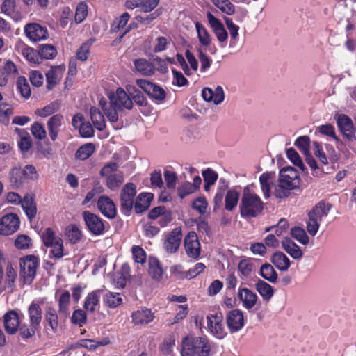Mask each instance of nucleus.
Returning <instances> with one entry per match:
<instances>
[{"label": "nucleus", "instance_id": "obj_32", "mask_svg": "<svg viewBox=\"0 0 356 356\" xmlns=\"http://www.w3.org/2000/svg\"><path fill=\"white\" fill-rule=\"evenodd\" d=\"M282 245L283 249L293 259H299L302 258L303 252L302 249L295 243L291 238H285Z\"/></svg>", "mask_w": 356, "mask_h": 356}, {"label": "nucleus", "instance_id": "obj_1", "mask_svg": "<svg viewBox=\"0 0 356 356\" xmlns=\"http://www.w3.org/2000/svg\"><path fill=\"white\" fill-rule=\"evenodd\" d=\"M264 209V202L255 193L254 184L244 187L239 205L241 216L245 218H255Z\"/></svg>", "mask_w": 356, "mask_h": 356}, {"label": "nucleus", "instance_id": "obj_19", "mask_svg": "<svg viewBox=\"0 0 356 356\" xmlns=\"http://www.w3.org/2000/svg\"><path fill=\"white\" fill-rule=\"evenodd\" d=\"M227 324L231 332L239 331L244 325L243 312L237 309L230 311L227 316Z\"/></svg>", "mask_w": 356, "mask_h": 356}, {"label": "nucleus", "instance_id": "obj_5", "mask_svg": "<svg viewBox=\"0 0 356 356\" xmlns=\"http://www.w3.org/2000/svg\"><path fill=\"white\" fill-rule=\"evenodd\" d=\"M118 165L115 162L106 163L101 170L100 175L106 178V186L111 190L118 189L123 183V174L117 172Z\"/></svg>", "mask_w": 356, "mask_h": 356}, {"label": "nucleus", "instance_id": "obj_26", "mask_svg": "<svg viewBox=\"0 0 356 356\" xmlns=\"http://www.w3.org/2000/svg\"><path fill=\"white\" fill-rule=\"evenodd\" d=\"M20 205L28 219L32 220L35 217L38 210L33 195L26 194Z\"/></svg>", "mask_w": 356, "mask_h": 356}, {"label": "nucleus", "instance_id": "obj_15", "mask_svg": "<svg viewBox=\"0 0 356 356\" xmlns=\"http://www.w3.org/2000/svg\"><path fill=\"white\" fill-rule=\"evenodd\" d=\"M24 31L26 37L33 42L44 40L48 37L47 28L38 23L27 24Z\"/></svg>", "mask_w": 356, "mask_h": 356}, {"label": "nucleus", "instance_id": "obj_35", "mask_svg": "<svg viewBox=\"0 0 356 356\" xmlns=\"http://www.w3.org/2000/svg\"><path fill=\"white\" fill-rule=\"evenodd\" d=\"M152 199L153 195L150 193L139 194L135 203V211L138 213H140L147 210Z\"/></svg>", "mask_w": 356, "mask_h": 356}, {"label": "nucleus", "instance_id": "obj_13", "mask_svg": "<svg viewBox=\"0 0 356 356\" xmlns=\"http://www.w3.org/2000/svg\"><path fill=\"white\" fill-rule=\"evenodd\" d=\"M19 225L20 220L17 214H6L0 219V234H13L19 229Z\"/></svg>", "mask_w": 356, "mask_h": 356}, {"label": "nucleus", "instance_id": "obj_16", "mask_svg": "<svg viewBox=\"0 0 356 356\" xmlns=\"http://www.w3.org/2000/svg\"><path fill=\"white\" fill-rule=\"evenodd\" d=\"M22 313L16 310H10L3 316V323L6 332L9 334H15L19 329L20 325V316Z\"/></svg>", "mask_w": 356, "mask_h": 356}, {"label": "nucleus", "instance_id": "obj_11", "mask_svg": "<svg viewBox=\"0 0 356 356\" xmlns=\"http://www.w3.org/2000/svg\"><path fill=\"white\" fill-rule=\"evenodd\" d=\"M136 194V186L132 183L127 184L121 191V211L128 215L134 205V199Z\"/></svg>", "mask_w": 356, "mask_h": 356}, {"label": "nucleus", "instance_id": "obj_47", "mask_svg": "<svg viewBox=\"0 0 356 356\" xmlns=\"http://www.w3.org/2000/svg\"><path fill=\"white\" fill-rule=\"evenodd\" d=\"M239 200V193L236 189H230L225 196V209L232 211L237 205Z\"/></svg>", "mask_w": 356, "mask_h": 356}, {"label": "nucleus", "instance_id": "obj_54", "mask_svg": "<svg viewBox=\"0 0 356 356\" xmlns=\"http://www.w3.org/2000/svg\"><path fill=\"white\" fill-rule=\"evenodd\" d=\"M224 20L225 22L227 29L229 31L231 37V45H234L238 37L239 26L236 25L230 18L225 17Z\"/></svg>", "mask_w": 356, "mask_h": 356}, {"label": "nucleus", "instance_id": "obj_10", "mask_svg": "<svg viewBox=\"0 0 356 356\" xmlns=\"http://www.w3.org/2000/svg\"><path fill=\"white\" fill-rule=\"evenodd\" d=\"M109 99L111 105L120 111L130 110L133 107L131 98L122 88H118L115 92L109 95Z\"/></svg>", "mask_w": 356, "mask_h": 356}, {"label": "nucleus", "instance_id": "obj_36", "mask_svg": "<svg viewBox=\"0 0 356 356\" xmlns=\"http://www.w3.org/2000/svg\"><path fill=\"white\" fill-rule=\"evenodd\" d=\"M274 173L264 172L259 177L261 188L266 198L270 196L271 185L274 179Z\"/></svg>", "mask_w": 356, "mask_h": 356}, {"label": "nucleus", "instance_id": "obj_42", "mask_svg": "<svg viewBox=\"0 0 356 356\" xmlns=\"http://www.w3.org/2000/svg\"><path fill=\"white\" fill-rule=\"evenodd\" d=\"M109 343L110 340L107 337L99 341L93 339H82L79 343L81 347L88 349L89 350H95L99 346H106Z\"/></svg>", "mask_w": 356, "mask_h": 356}, {"label": "nucleus", "instance_id": "obj_6", "mask_svg": "<svg viewBox=\"0 0 356 356\" xmlns=\"http://www.w3.org/2000/svg\"><path fill=\"white\" fill-rule=\"evenodd\" d=\"M20 276L26 284H30L35 278L38 266V260L35 256L27 255L19 260Z\"/></svg>", "mask_w": 356, "mask_h": 356}, {"label": "nucleus", "instance_id": "obj_22", "mask_svg": "<svg viewBox=\"0 0 356 356\" xmlns=\"http://www.w3.org/2000/svg\"><path fill=\"white\" fill-rule=\"evenodd\" d=\"M185 56L190 65V67L188 66L184 58L181 55H177V58L178 63L180 64L181 69L187 76L191 75L193 72H195L198 68V62L193 54L189 50H186L185 52Z\"/></svg>", "mask_w": 356, "mask_h": 356}, {"label": "nucleus", "instance_id": "obj_8", "mask_svg": "<svg viewBox=\"0 0 356 356\" xmlns=\"http://www.w3.org/2000/svg\"><path fill=\"white\" fill-rule=\"evenodd\" d=\"M136 83L146 94L158 103L163 102L165 99V91L156 83L146 79H137Z\"/></svg>", "mask_w": 356, "mask_h": 356}, {"label": "nucleus", "instance_id": "obj_7", "mask_svg": "<svg viewBox=\"0 0 356 356\" xmlns=\"http://www.w3.org/2000/svg\"><path fill=\"white\" fill-rule=\"evenodd\" d=\"M184 248L189 259L198 260L200 258L202 248L196 232L191 231L186 235L184 238Z\"/></svg>", "mask_w": 356, "mask_h": 356}, {"label": "nucleus", "instance_id": "obj_17", "mask_svg": "<svg viewBox=\"0 0 356 356\" xmlns=\"http://www.w3.org/2000/svg\"><path fill=\"white\" fill-rule=\"evenodd\" d=\"M99 211L106 218L113 219L116 216L117 209L113 201L108 196L102 195L97 203Z\"/></svg>", "mask_w": 356, "mask_h": 356}, {"label": "nucleus", "instance_id": "obj_34", "mask_svg": "<svg viewBox=\"0 0 356 356\" xmlns=\"http://www.w3.org/2000/svg\"><path fill=\"white\" fill-rule=\"evenodd\" d=\"M44 319L53 332L58 328V315L56 309L52 306H47L44 312Z\"/></svg>", "mask_w": 356, "mask_h": 356}, {"label": "nucleus", "instance_id": "obj_18", "mask_svg": "<svg viewBox=\"0 0 356 356\" xmlns=\"http://www.w3.org/2000/svg\"><path fill=\"white\" fill-rule=\"evenodd\" d=\"M132 323L136 325H145L153 321L154 313L147 307H140L131 314Z\"/></svg>", "mask_w": 356, "mask_h": 356}, {"label": "nucleus", "instance_id": "obj_49", "mask_svg": "<svg viewBox=\"0 0 356 356\" xmlns=\"http://www.w3.org/2000/svg\"><path fill=\"white\" fill-rule=\"evenodd\" d=\"M95 146L93 143H88L81 146L76 152V157L80 160H86L95 152Z\"/></svg>", "mask_w": 356, "mask_h": 356}, {"label": "nucleus", "instance_id": "obj_28", "mask_svg": "<svg viewBox=\"0 0 356 356\" xmlns=\"http://www.w3.org/2000/svg\"><path fill=\"white\" fill-rule=\"evenodd\" d=\"M102 294V290H95L89 293L86 297L83 307L90 313H93L99 308V299Z\"/></svg>", "mask_w": 356, "mask_h": 356}, {"label": "nucleus", "instance_id": "obj_62", "mask_svg": "<svg viewBox=\"0 0 356 356\" xmlns=\"http://www.w3.org/2000/svg\"><path fill=\"white\" fill-rule=\"evenodd\" d=\"M287 158L296 166L299 167L302 171H305V167L298 154V153L293 148L286 151Z\"/></svg>", "mask_w": 356, "mask_h": 356}, {"label": "nucleus", "instance_id": "obj_24", "mask_svg": "<svg viewBox=\"0 0 356 356\" xmlns=\"http://www.w3.org/2000/svg\"><path fill=\"white\" fill-rule=\"evenodd\" d=\"M203 99L208 102H213L218 105L222 103L225 99V93L222 88L218 86L214 90L205 88L202 91Z\"/></svg>", "mask_w": 356, "mask_h": 356}, {"label": "nucleus", "instance_id": "obj_43", "mask_svg": "<svg viewBox=\"0 0 356 356\" xmlns=\"http://www.w3.org/2000/svg\"><path fill=\"white\" fill-rule=\"evenodd\" d=\"M261 276L270 282L274 283L277 280V273L272 265L264 264L260 268Z\"/></svg>", "mask_w": 356, "mask_h": 356}, {"label": "nucleus", "instance_id": "obj_64", "mask_svg": "<svg viewBox=\"0 0 356 356\" xmlns=\"http://www.w3.org/2000/svg\"><path fill=\"white\" fill-rule=\"evenodd\" d=\"M91 45V41H86L81 44L76 51V57L79 60L85 61L88 59Z\"/></svg>", "mask_w": 356, "mask_h": 356}, {"label": "nucleus", "instance_id": "obj_27", "mask_svg": "<svg viewBox=\"0 0 356 356\" xmlns=\"http://www.w3.org/2000/svg\"><path fill=\"white\" fill-rule=\"evenodd\" d=\"M63 121V116L61 114L54 115L47 121V126L49 134L53 141L56 140L58 138Z\"/></svg>", "mask_w": 356, "mask_h": 356}, {"label": "nucleus", "instance_id": "obj_2", "mask_svg": "<svg viewBox=\"0 0 356 356\" xmlns=\"http://www.w3.org/2000/svg\"><path fill=\"white\" fill-rule=\"evenodd\" d=\"M300 184L299 173L294 168H283L280 171L277 184L275 186V195L277 198L286 197L290 195V191L298 188Z\"/></svg>", "mask_w": 356, "mask_h": 356}, {"label": "nucleus", "instance_id": "obj_38", "mask_svg": "<svg viewBox=\"0 0 356 356\" xmlns=\"http://www.w3.org/2000/svg\"><path fill=\"white\" fill-rule=\"evenodd\" d=\"M256 289L264 301H269L274 294V289L271 285L259 280L256 283Z\"/></svg>", "mask_w": 356, "mask_h": 356}, {"label": "nucleus", "instance_id": "obj_25", "mask_svg": "<svg viewBox=\"0 0 356 356\" xmlns=\"http://www.w3.org/2000/svg\"><path fill=\"white\" fill-rule=\"evenodd\" d=\"M17 279V272L12 264H8L6 267V277L3 281L2 288H0V293L6 291L8 293L13 292L15 287V281Z\"/></svg>", "mask_w": 356, "mask_h": 356}, {"label": "nucleus", "instance_id": "obj_51", "mask_svg": "<svg viewBox=\"0 0 356 356\" xmlns=\"http://www.w3.org/2000/svg\"><path fill=\"white\" fill-rule=\"evenodd\" d=\"M149 273L154 280H159L161 278L163 270L158 259H149Z\"/></svg>", "mask_w": 356, "mask_h": 356}, {"label": "nucleus", "instance_id": "obj_63", "mask_svg": "<svg viewBox=\"0 0 356 356\" xmlns=\"http://www.w3.org/2000/svg\"><path fill=\"white\" fill-rule=\"evenodd\" d=\"M31 131L33 136L38 140H43L47 137L44 126L39 122H34L31 126Z\"/></svg>", "mask_w": 356, "mask_h": 356}, {"label": "nucleus", "instance_id": "obj_56", "mask_svg": "<svg viewBox=\"0 0 356 356\" xmlns=\"http://www.w3.org/2000/svg\"><path fill=\"white\" fill-rule=\"evenodd\" d=\"M132 258L135 263L143 264L146 261V253L139 245H133L131 248Z\"/></svg>", "mask_w": 356, "mask_h": 356}, {"label": "nucleus", "instance_id": "obj_45", "mask_svg": "<svg viewBox=\"0 0 356 356\" xmlns=\"http://www.w3.org/2000/svg\"><path fill=\"white\" fill-rule=\"evenodd\" d=\"M211 1L222 13L227 15H233L235 13V6L229 0H211Z\"/></svg>", "mask_w": 356, "mask_h": 356}, {"label": "nucleus", "instance_id": "obj_33", "mask_svg": "<svg viewBox=\"0 0 356 356\" xmlns=\"http://www.w3.org/2000/svg\"><path fill=\"white\" fill-rule=\"evenodd\" d=\"M337 126L341 131L348 138H350L353 134V124L351 119L344 114L338 116Z\"/></svg>", "mask_w": 356, "mask_h": 356}, {"label": "nucleus", "instance_id": "obj_55", "mask_svg": "<svg viewBox=\"0 0 356 356\" xmlns=\"http://www.w3.org/2000/svg\"><path fill=\"white\" fill-rule=\"evenodd\" d=\"M291 233L295 239L303 245H307L309 241L306 232L301 227H296L292 228Z\"/></svg>", "mask_w": 356, "mask_h": 356}, {"label": "nucleus", "instance_id": "obj_50", "mask_svg": "<svg viewBox=\"0 0 356 356\" xmlns=\"http://www.w3.org/2000/svg\"><path fill=\"white\" fill-rule=\"evenodd\" d=\"M238 270L242 279L248 278L252 273L253 264L249 259H243L238 263Z\"/></svg>", "mask_w": 356, "mask_h": 356}, {"label": "nucleus", "instance_id": "obj_9", "mask_svg": "<svg viewBox=\"0 0 356 356\" xmlns=\"http://www.w3.org/2000/svg\"><path fill=\"white\" fill-rule=\"evenodd\" d=\"M182 239V232L180 227H175L165 236L163 248L169 254L177 252Z\"/></svg>", "mask_w": 356, "mask_h": 356}, {"label": "nucleus", "instance_id": "obj_58", "mask_svg": "<svg viewBox=\"0 0 356 356\" xmlns=\"http://www.w3.org/2000/svg\"><path fill=\"white\" fill-rule=\"evenodd\" d=\"M88 15V6L85 2L79 3L76 8L75 22L77 24L81 23Z\"/></svg>", "mask_w": 356, "mask_h": 356}, {"label": "nucleus", "instance_id": "obj_48", "mask_svg": "<svg viewBox=\"0 0 356 356\" xmlns=\"http://www.w3.org/2000/svg\"><path fill=\"white\" fill-rule=\"evenodd\" d=\"M195 29L201 44L203 46H209L211 44V38L206 28L200 22H196Z\"/></svg>", "mask_w": 356, "mask_h": 356}, {"label": "nucleus", "instance_id": "obj_39", "mask_svg": "<svg viewBox=\"0 0 356 356\" xmlns=\"http://www.w3.org/2000/svg\"><path fill=\"white\" fill-rule=\"evenodd\" d=\"M9 181L13 187L18 188L25 182L22 168L14 167L9 172Z\"/></svg>", "mask_w": 356, "mask_h": 356}, {"label": "nucleus", "instance_id": "obj_52", "mask_svg": "<svg viewBox=\"0 0 356 356\" xmlns=\"http://www.w3.org/2000/svg\"><path fill=\"white\" fill-rule=\"evenodd\" d=\"M66 236L72 243H76L80 241L82 233L76 225H70L66 228Z\"/></svg>", "mask_w": 356, "mask_h": 356}, {"label": "nucleus", "instance_id": "obj_14", "mask_svg": "<svg viewBox=\"0 0 356 356\" xmlns=\"http://www.w3.org/2000/svg\"><path fill=\"white\" fill-rule=\"evenodd\" d=\"M83 218L88 230L94 235L103 234L104 232V224L103 220L97 215L90 211H83Z\"/></svg>", "mask_w": 356, "mask_h": 356}, {"label": "nucleus", "instance_id": "obj_59", "mask_svg": "<svg viewBox=\"0 0 356 356\" xmlns=\"http://www.w3.org/2000/svg\"><path fill=\"white\" fill-rule=\"evenodd\" d=\"M309 138L304 136L299 137L295 142V145L299 150L305 156L309 154Z\"/></svg>", "mask_w": 356, "mask_h": 356}, {"label": "nucleus", "instance_id": "obj_30", "mask_svg": "<svg viewBox=\"0 0 356 356\" xmlns=\"http://www.w3.org/2000/svg\"><path fill=\"white\" fill-rule=\"evenodd\" d=\"M270 261L279 270L283 272L288 270L291 266L289 257L280 251H277L273 254Z\"/></svg>", "mask_w": 356, "mask_h": 356}, {"label": "nucleus", "instance_id": "obj_12", "mask_svg": "<svg viewBox=\"0 0 356 356\" xmlns=\"http://www.w3.org/2000/svg\"><path fill=\"white\" fill-rule=\"evenodd\" d=\"M222 320L223 316L221 313L210 314L207 317L208 330L218 339H223L227 334Z\"/></svg>", "mask_w": 356, "mask_h": 356}, {"label": "nucleus", "instance_id": "obj_37", "mask_svg": "<svg viewBox=\"0 0 356 356\" xmlns=\"http://www.w3.org/2000/svg\"><path fill=\"white\" fill-rule=\"evenodd\" d=\"M134 64L136 70L143 75L151 76L154 73V66L145 58L136 59Z\"/></svg>", "mask_w": 356, "mask_h": 356}, {"label": "nucleus", "instance_id": "obj_21", "mask_svg": "<svg viewBox=\"0 0 356 356\" xmlns=\"http://www.w3.org/2000/svg\"><path fill=\"white\" fill-rule=\"evenodd\" d=\"M15 51L21 54L26 60L31 63H40L41 58L39 53L33 48L28 47L21 41L17 42L15 46Z\"/></svg>", "mask_w": 356, "mask_h": 356}, {"label": "nucleus", "instance_id": "obj_61", "mask_svg": "<svg viewBox=\"0 0 356 356\" xmlns=\"http://www.w3.org/2000/svg\"><path fill=\"white\" fill-rule=\"evenodd\" d=\"M42 241L47 247L52 245L53 243L60 237L57 236L51 228H47L42 234Z\"/></svg>", "mask_w": 356, "mask_h": 356}, {"label": "nucleus", "instance_id": "obj_40", "mask_svg": "<svg viewBox=\"0 0 356 356\" xmlns=\"http://www.w3.org/2000/svg\"><path fill=\"white\" fill-rule=\"evenodd\" d=\"M90 113L94 127L97 130L102 131L105 128L106 123L104 117L99 109L96 107H92Z\"/></svg>", "mask_w": 356, "mask_h": 356}, {"label": "nucleus", "instance_id": "obj_31", "mask_svg": "<svg viewBox=\"0 0 356 356\" xmlns=\"http://www.w3.org/2000/svg\"><path fill=\"white\" fill-rule=\"evenodd\" d=\"M70 293L67 291L61 292L58 299V312L60 317L67 318L70 316Z\"/></svg>", "mask_w": 356, "mask_h": 356}, {"label": "nucleus", "instance_id": "obj_44", "mask_svg": "<svg viewBox=\"0 0 356 356\" xmlns=\"http://www.w3.org/2000/svg\"><path fill=\"white\" fill-rule=\"evenodd\" d=\"M202 175L204 181V190L208 192L210 190L211 186L217 181L218 177V173L209 168L202 171Z\"/></svg>", "mask_w": 356, "mask_h": 356}, {"label": "nucleus", "instance_id": "obj_3", "mask_svg": "<svg viewBox=\"0 0 356 356\" xmlns=\"http://www.w3.org/2000/svg\"><path fill=\"white\" fill-rule=\"evenodd\" d=\"M211 344L204 337H186L182 341L181 356H209Z\"/></svg>", "mask_w": 356, "mask_h": 356}, {"label": "nucleus", "instance_id": "obj_29", "mask_svg": "<svg viewBox=\"0 0 356 356\" xmlns=\"http://www.w3.org/2000/svg\"><path fill=\"white\" fill-rule=\"evenodd\" d=\"M28 314L31 326L39 327L42 321V309L39 303L33 301L28 308Z\"/></svg>", "mask_w": 356, "mask_h": 356}, {"label": "nucleus", "instance_id": "obj_46", "mask_svg": "<svg viewBox=\"0 0 356 356\" xmlns=\"http://www.w3.org/2000/svg\"><path fill=\"white\" fill-rule=\"evenodd\" d=\"M59 108L60 103L58 101H54L45 106L42 108L36 109L35 113L38 116L46 118L57 112Z\"/></svg>", "mask_w": 356, "mask_h": 356}, {"label": "nucleus", "instance_id": "obj_60", "mask_svg": "<svg viewBox=\"0 0 356 356\" xmlns=\"http://www.w3.org/2000/svg\"><path fill=\"white\" fill-rule=\"evenodd\" d=\"M87 316L86 312L82 309H76L72 313L71 322L80 327L86 323Z\"/></svg>", "mask_w": 356, "mask_h": 356}, {"label": "nucleus", "instance_id": "obj_53", "mask_svg": "<svg viewBox=\"0 0 356 356\" xmlns=\"http://www.w3.org/2000/svg\"><path fill=\"white\" fill-rule=\"evenodd\" d=\"M17 88L21 95L27 99L31 96V88L27 80L24 76H19L17 80Z\"/></svg>", "mask_w": 356, "mask_h": 356}, {"label": "nucleus", "instance_id": "obj_20", "mask_svg": "<svg viewBox=\"0 0 356 356\" xmlns=\"http://www.w3.org/2000/svg\"><path fill=\"white\" fill-rule=\"evenodd\" d=\"M65 67L63 65L52 66L46 72L47 88L49 90L52 89L62 79Z\"/></svg>", "mask_w": 356, "mask_h": 356}, {"label": "nucleus", "instance_id": "obj_41", "mask_svg": "<svg viewBox=\"0 0 356 356\" xmlns=\"http://www.w3.org/2000/svg\"><path fill=\"white\" fill-rule=\"evenodd\" d=\"M106 306L110 308H115L122 303V298L119 293L108 291L103 297Z\"/></svg>", "mask_w": 356, "mask_h": 356}, {"label": "nucleus", "instance_id": "obj_4", "mask_svg": "<svg viewBox=\"0 0 356 356\" xmlns=\"http://www.w3.org/2000/svg\"><path fill=\"white\" fill-rule=\"evenodd\" d=\"M330 209L329 204L320 202L309 212L307 230L311 236H314L317 234L321 222L328 215Z\"/></svg>", "mask_w": 356, "mask_h": 356}, {"label": "nucleus", "instance_id": "obj_23", "mask_svg": "<svg viewBox=\"0 0 356 356\" xmlns=\"http://www.w3.org/2000/svg\"><path fill=\"white\" fill-rule=\"evenodd\" d=\"M238 297L243 307L248 310L254 307L258 300L257 294L248 288L240 287L238 291Z\"/></svg>", "mask_w": 356, "mask_h": 356}, {"label": "nucleus", "instance_id": "obj_57", "mask_svg": "<svg viewBox=\"0 0 356 356\" xmlns=\"http://www.w3.org/2000/svg\"><path fill=\"white\" fill-rule=\"evenodd\" d=\"M38 53L40 58L42 57L45 59H52L56 56L57 51L53 45L42 44L40 46Z\"/></svg>", "mask_w": 356, "mask_h": 356}]
</instances>
